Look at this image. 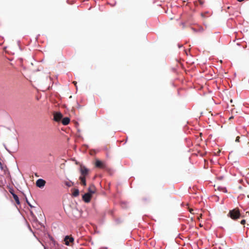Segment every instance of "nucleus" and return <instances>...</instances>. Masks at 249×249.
<instances>
[{
    "instance_id": "obj_9",
    "label": "nucleus",
    "mask_w": 249,
    "mask_h": 249,
    "mask_svg": "<svg viewBox=\"0 0 249 249\" xmlns=\"http://www.w3.org/2000/svg\"><path fill=\"white\" fill-rule=\"evenodd\" d=\"M70 119L68 117H65L62 120V123L63 125H66L70 123Z\"/></svg>"
},
{
    "instance_id": "obj_7",
    "label": "nucleus",
    "mask_w": 249,
    "mask_h": 249,
    "mask_svg": "<svg viewBox=\"0 0 249 249\" xmlns=\"http://www.w3.org/2000/svg\"><path fill=\"white\" fill-rule=\"evenodd\" d=\"M72 212L75 217H78L80 216V212L76 208L72 209Z\"/></svg>"
},
{
    "instance_id": "obj_6",
    "label": "nucleus",
    "mask_w": 249,
    "mask_h": 249,
    "mask_svg": "<svg viewBox=\"0 0 249 249\" xmlns=\"http://www.w3.org/2000/svg\"><path fill=\"white\" fill-rule=\"evenodd\" d=\"M95 165L97 167L100 168H103L105 167L104 163L98 160H96Z\"/></svg>"
},
{
    "instance_id": "obj_16",
    "label": "nucleus",
    "mask_w": 249,
    "mask_h": 249,
    "mask_svg": "<svg viewBox=\"0 0 249 249\" xmlns=\"http://www.w3.org/2000/svg\"><path fill=\"white\" fill-rule=\"evenodd\" d=\"M9 192L11 194V195L13 196V194H15L14 190L13 189H10Z\"/></svg>"
},
{
    "instance_id": "obj_24",
    "label": "nucleus",
    "mask_w": 249,
    "mask_h": 249,
    "mask_svg": "<svg viewBox=\"0 0 249 249\" xmlns=\"http://www.w3.org/2000/svg\"><path fill=\"white\" fill-rule=\"evenodd\" d=\"M44 249H47V248L44 246Z\"/></svg>"
},
{
    "instance_id": "obj_11",
    "label": "nucleus",
    "mask_w": 249,
    "mask_h": 249,
    "mask_svg": "<svg viewBox=\"0 0 249 249\" xmlns=\"http://www.w3.org/2000/svg\"><path fill=\"white\" fill-rule=\"evenodd\" d=\"M89 192L88 193H89L90 195H92L95 192L94 186H91L89 188Z\"/></svg>"
},
{
    "instance_id": "obj_3",
    "label": "nucleus",
    "mask_w": 249,
    "mask_h": 249,
    "mask_svg": "<svg viewBox=\"0 0 249 249\" xmlns=\"http://www.w3.org/2000/svg\"><path fill=\"white\" fill-rule=\"evenodd\" d=\"M74 239L72 237L67 235L64 238L65 244L67 246L70 245V243L73 242Z\"/></svg>"
},
{
    "instance_id": "obj_15",
    "label": "nucleus",
    "mask_w": 249,
    "mask_h": 249,
    "mask_svg": "<svg viewBox=\"0 0 249 249\" xmlns=\"http://www.w3.org/2000/svg\"><path fill=\"white\" fill-rule=\"evenodd\" d=\"M79 190L77 189H76L74 190L73 193V196L75 197L79 195Z\"/></svg>"
},
{
    "instance_id": "obj_8",
    "label": "nucleus",
    "mask_w": 249,
    "mask_h": 249,
    "mask_svg": "<svg viewBox=\"0 0 249 249\" xmlns=\"http://www.w3.org/2000/svg\"><path fill=\"white\" fill-rule=\"evenodd\" d=\"M81 173L83 175H86L88 173V169L84 166L81 167L80 169Z\"/></svg>"
},
{
    "instance_id": "obj_19",
    "label": "nucleus",
    "mask_w": 249,
    "mask_h": 249,
    "mask_svg": "<svg viewBox=\"0 0 249 249\" xmlns=\"http://www.w3.org/2000/svg\"><path fill=\"white\" fill-rule=\"evenodd\" d=\"M73 83L74 84V85H75V86H76V83H76V82H75V81H73ZM76 89H77V87H76Z\"/></svg>"
},
{
    "instance_id": "obj_14",
    "label": "nucleus",
    "mask_w": 249,
    "mask_h": 249,
    "mask_svg": "<svg viewBox=\"0 0 249 249\" xmlns=\"http://www.w3.org/2000/svg\"><path fill=\"white\" fill-rule=\"evenodd\" d=\"M64 183L68 187H71L74 184V183L71 181H65Z\"/></svg>"
},
{
    "instance_id": "obj_20",
    "label": "nucleus",
    "mask_w": 249,
    "mask_h": 249,
    "mask_svg": "<svg viewBox=\"0 0 249 249\" xmlns=\"http://www.w3.org/2000/svg\"><path fill=\"white\" fill-rule=\"evenodd\" d=\"M0 168L1 169H2V165L1 163V162H0Z\"/></svg>"
},
{
    "instance_id": "obj_13",
    "label": "nucleus",
    "mask_w": 249,
    "mask_h": 249,
    "mask_svg": "<svg viewBox=\"0 0 249 249\" xmlns=\"http://www.w3.org/2000/svg\"><path fill=\"white\" fill-rule=\"evenodd\" d=\"M80 179L81 180V184L84 185V186H86V179L84 177H80Z\"/></svg>"
},
{
    "instance_id": "obj_10",
    "label": "nucleus",
    "mask_w": 249,
    "mask_h": 249,
    "mask_svg": "<svg viewBox=\"0 0 249 249\" xmlns=\"http://www.w3.org/2000/svg\"><path fill=\"white\" fill-rule=\"evenodd\" d=\"M13 197L14 200H15L17 204L20 205V201H19L18 196L15 194H13Z\"/></svg>"
},
{
    "instance_id": "obj_1",
    "label": "nucleus",
    "mask_w": 249,
    "mask_h": 249,
    "mask_svg": "<svg viewBox=\"0 0 249 249\" xmlns=\"http://www.w3.org/2000/svg\"><path fill=\"white\" fill-rule=\"evenodd\" d=\"M228 215L232 219L235 220L240 217L241 214L238 209H234L229 212Z\"/></svg>"
},
{
    "instance_id": "obj_17",
    "label": "nucleus",
    "mask_w": 249,
    "mask_h": 249,
    "mask_svg": "<svg viewBox=\"0 0 249 249\" xmlns=\"http://www.w3.org/2000/svg\"><path fill=\"white\" fill-rule=\"evenodd\" d=\"M245 223H246V220H245L243 219V220H241V224L242 225H244Z\"/></svg>"
},
{
    "instance_id": "obj_22",
    "label": "nucleus",
    "mask_w": 249,
    "mask_h": 249,
    "mask_svg": "<svg viewBox=\"0 0 249 249\" xmlns=\"http://www.w3.org/2000/svg\"><path fill=\"white\" fill-rule=\"evenodd\" d=\"M48 237H49V238H52L51 237H50V236L48 234Z\"/></svg>"
},
{
    "instance_id": "obj_12",
    "label": "nucleus",
    "mask_w": 249,
    "mask_h": 249,
    "mask_svg": "<svg viewBox=\"0 0 249 249\" xmlns=\"http://www.w3.org/2000/svg\"><path fill=\"white\" fill-rule=\"evenodd\" d=\"M217 189L218 190L220 191H222L224 193H227V190L225 187H221V186H218L217 188Z\"/></svg>"
},
{
    "instance_id": "obj_21",
    "label": "nucleus",
    "mask_w": 249,
    "mask_h": 249,
    "mask_svg": "<svg viewBox=\"0 0 249 249\" xmlns=\"http://www.w3.org/2000/svg\"><path fill=\"white\" fill-rule=\"evenodd\" d=\"M26 202L28 203V204L31 206L30 204L29 203V202L28 201L27 199H26Z\"/></svg>"
},
{
    "instance_id": "obj_23",
    "label": "nucleus",
    "mask_w": 249,
    "mask_h": 249,
    "mask_svg": "<svg viewBox=\"0 0 249 249\" xmlns=\"http://www.w3.org/2000/svg\"><path fill=\"white\" fill-rule=\"evenodd\" d=\"M123 204H124V203H122V205H123ZM122 207H123V208H125V207H124V206H123V205H122Z\"/></svg>"
},
{
    "instance_id": "obj_25",
    "label": "nucleus",
    "mask_w": 249,
    "mask_h": 249,
    "mask_svg": "<svg viewBox=\"0 0 249 249\" xmlns=\"http://www.w3.org/2000/svg\"><path fill=\"white\" fill-rule=\"evenodd\" d=\"M232 118V117H231L230 118V119H231Z\"/></svg>"
},
{
    "instance_id": "obj_5",
    "label": "nucleus",
    "mask_w": 249,
    "mask_h": 249,
    "mask_svg": "<svg viewBox=\"0 0 249 249\" xmlns=\"http://www.w3.org/2000/svg\"><path fill=\"white\" fill-rule=\"evenodd\" d=\"M91 195L89 193H86L83 196V199L86 202H89L91 198Z\"/></svg>"
},
{
    "instance_id": "obj_2",
    "label": "nucleus",
    "mask_w": 249,
    "mask_h": 249,
    "mask_svg": "<svg viewBox=\"0 0 249 249\" xmlns=\"http://www.w3.org/2000/svg\"><path fill=\"white\" fill-rule=\"evenodd\" d=\"M63 115L59 112H55L53 114V120L56 122H59L62 119Z\"/></svg>"
},
{
    "instance_id": "obj_18",
    "label": "nucleus",
    "mask_w": 249,
    "mask_h": 249,
    "mask_svg": "<svg viewBox=\"0 0 249 249\" xmlns=\"http://www.w3.org/2000/svg\"><path fill=\"white\" fill-rule=\"evenodd\" d=\"M239 139H240V137H237L236 138V140H235V142H239Z\"/></svg>"
},
{
    "instance_id": "obj_4",
    "label": "nucleus",
    "mask_w": 249,
    "mask_h": 249,
    "mask_svg": "<svg viewBox=\"0 0 249 249\" xmlns=\"http://www.w3.org/2000/svg\"><path fill=\"white\" fill-rule=\"evenodd\" d=\"M45 183H46L45 180H44L42 179H38V180H37V181L36 182V185L39 188H41V187L44 186V185H45Z\"/></svg>"
}]
</instances>
